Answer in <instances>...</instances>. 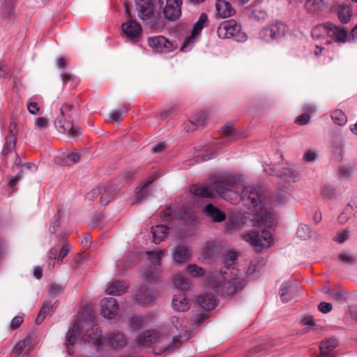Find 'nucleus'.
<instances>
[{"label": "nucleus", "mask_w": 357, "mask_h": 357, "mask_svg": "<svg viewBox=\"0 0 357 357\" xmlns=\"http://www.w3.org/2000/svg\"><path fill=\"white\" fill-rule=\"evenodd\" d=\"M238 183L233 176H217L211 178L203 185H195L190 191L197 197L202 198H215L220 196L228 202L234 204L243 199L251 210L252 221L259 227L271 226L275 222V216L268 211L271 208L269 201L264 199L259 187L248 186L240 195Z\"/></svg>", "instance_id": "f257e3e1"}, {"label": "nucleus", "mask_w": 357, "mask_h": 357, "mask_svg": "<svg viewBox=\"0 0 357 357\" xmlns=\"http://www.w3.org/2000/svg\"><path fill=\"white\" fill-rule=\"evenodd\" d=\"M246 284L238 270L225 266L220 271L212 272L208 277L205 293L198 297L199 306L209 311L216 305L215 295H233L241 290Z\"/></svg>", "instance_id": "f03ea898"}, {"label": "nucleus", "mask_w": 357, "mask_h": 357, "mask_svg": "<svg viewBox=\"0 0 357 357\" xmlns=\"http://www.w3.org/2000/svg\"><path fill=\"white\" fill-rule=\"evenodd\" d=\"M86 328V324L83 320L79 319L68 331L65 344L69 354H73L70 347L74 346L78 340L93 344H102L105 341L109 346L113 348L123 347L127 342L126 337L121 333H112L105 336L103 339L100 331L96 326H91L87 329L84 335H82V331Z\"/></svg>", "instance_id": "7ed1b4c3"}, {"label": "nucleus", "mask_w": 357, "mask_h": 357, "mask_svg": "<svg viewBox=\"0 0 357 357\" xmlns=\"http://www.w3.org/2000/svg\"><path fill=\"white\" fill-rule=\"evenodd\" d=\"M168 332L164 330H150L139 335L137 344L139 347H158L162 351L172 350L178 340L176 333L185 331L186 324L178 316L171 317L167 323Z\"/></svg>", "instance_id": "20e7f679"}, {"label": "nucleus", "mask_w": 357, "mask_h": 357, "mask_svg": "<svg viewBox=\"0 0 357 357\" xmlns=\"http://www.w3.org/2000/svg\"><path fill=\"white\" fill-rule=\"evenodd\" d=\"M241 238L250 245L259 250L268 248L274 244L273 234L268 230L252 229L241 234Z\"/></svg>", "instance_id": "39448f33"}, {"label": "nucleus", "mask_w": 357, "mask_h": 357, "mask_svg": "<svg viewBox=\"0 0 357 357\" xmlns=\"http://www.w3.org/2000/svg\"><path fill=\"white\" fill-rule=\"evenodd\" d=\"M135 2L140 20L159 19L163 8L162 0H135Z\"/></svg>", "instance_id": "423d86ee"}, {"label": "nucleus", "mask_w": 357, "mask_h": 357, "mask_svg": "<svg viewBox=\"0 0 357 357\" xmlns=\"http://www.w3.org/2000/svg\"><path fill=\"white\" fill-rule=\"evenodd\" d=\"M73 107V105L64 104L60 109L61 116L55 120L54 124L60 132L65 133L69 137H77L80 135V130L70 121V112Z\"/></svg>", "instance_id": "0eeeda50"}, {"label": "nucleus", "mask_w": 357, "mask_h": 357, "mask_svg": "<svg viewBox=\"0 0 357 357\" xmlns=\"http://www.w3.org/2000/svg\"><path fill=\"white\" fill-rule=\"evenodd\" d=\"M223 137L220 139L207 144L203 147L202 153L199 156L202 157V160H208L215 157V150L220 149L224 144L229 142L231 138L236 135V130L231 123L225 124L222 128Z\"/></svg>", "instance_id": "6e6552de"}, {"label": "nucleus", "mask_w": 357, "mask_h": 357, "mask_svg": "<svg viewBox=\"0 0 357 357\" xmlns=\"http://www.w3.org/2000/svg\"><path fill=\"white\" fill-rule=\"evenodd\" d=\"M217 34L221 38H233L237 42H244L247 35L241 30L240 24H219Z\"/></svg>", "instance_id": "1a4fd4ad"}, {"label": "nucleus", "mask_w": 357, "mask_h": 357, "mask_svg": "<svg viewBox=\"0 0 357 357\" xmlns=\"http://www.w3.org/2000/svg\"><path fill=\"white\" fill-rule=\"evenodd\" d=\"M148 45L158 53H169L177 48V44L169 41L162 36L149 38Z\"/></svg>", "instance_id": "9d476101"}, {"label": "nucleus", "mask_w": 357, "mask_h": 357, "mask_svg": "<svg viewBox=\"0 0 357 357\" xmlns=\"http://www.w3.org/2000/svg\"><path fill=\"white\" fill-rule=\"evenodd\" d=\"M286 24H268L260 31V37L266 41L277 39L284 33Z\"/></svg>", "instance_id": "9b49d317"}, {"label": "nucleus", "mask_w": 357, "mask_h": 357, "mask_svg": "<svg viewBox=\"0 0 357 357\" xmlns=\"http://www.w3.org/2000/svg\"><path fill=\"white\" fill-rule=\"evenodd\" d=\"M182 0H167L162 13L165 19L176 21L181 15Z\"/></svg>", "instance_id": "f8f14e48"}, {"label": "nucleus", "mask_w": 357, "mask_h": 357, "mask_svg": "<svg viewBox=\"0 0 357 357\" xmlns=\"http://www.w3.org/2000/svg\"><path fill=\"white\" fill-rule=\"evenodd\" d=\"M264 171L271 175H276L286 182H295L298 180V174L289 167L280 168L279 166H275L273 169L264 167Z\"/></svg>", "instance_id": "ddd939ff"}, {"label": "nucleus", "mask_w": 357, "mask_h": 357, "mask_svg": "<svg viewBox=\"0 0 357 357\" xmlns=\"http://www.w3.org/2000/svg\"><path fill=\"white\" fill-rule=\"evenodd\" d=\"M119 310L116 300L114 298H105L100 301V314L103 317L113 319Z\"/></svg>", "instance_id": "4468645a"}, {"label": "nucleus", "mask_w": 357, "mask_h": 357, "mask_svg": "<svg viewBox=\"0 0 357 357\" xmlns=\"http://www.w3.org/2000/svg\"><path fill=\"white\" fill-rule=\"evenodd\" d=\"M204 24H195L191 34L185 38L180 49L181 52H188L192 49L194 45L198 41L199 35L204 28Z\"/></svg>", "instance_id": "2eb2a0df"}, {"label": "nucleus", "mask_w": 357, "mask_h": 357, "mask_svg": "<svg viewBox=\"0 0 357 357\" xmlns=\"http://www.w3.org/2000/svg\"><path fill=\"white\" fill-rule=\"evenodd\" d=\"M121 29L127 39L132 43H137L142 38L140 24H121Z\"/></svg>", "instance_id": "dca6fc26"}, {"label": "nucleus", "mask_w": 357, "mask_h": 357, "mask_svg": "<svg viewBox=\"0 0 357 357\" xmlns=\"http://www.w3.org/2000/svg\"><path fill=\"white\" fill-rule=\"evenodd\" d=\"M325 31L329 37L332 38L335 42H345L347 38V31L337 26L335 24H323Z\"/></svg>", "instance_id": "f3484780"}, {"label": "nucleus", "mask_w": 357, "mask_h": 357, "mask_svg": "<svg viewBox=\"0 0 357 357\" xmlns=\"http://www.w3.org/2000/svg\"><path fill=\"white\" fill-rule=\"evenodd\" d=\"M156 292L146 287H141L136 294L135 301L139 305L149 304L157 298Z\"/></svg>", "instance_id": "a211bd4d"}, {"label": "nucleus", "mask_w": 357, "mask_h": 357, "mask_svg": "<svg viewBox=\"0 0 357 357\" xmlns=\"http://www.w3.org/2000/svg\"><path fill=\"white\" fill-rule=\"evenodd\" d=\"M176 229L165 225H158L151 228V233L153 235V241L158 244L162 241L166 237L168 231H176Z\"/></svg>", "instance_id": "6ab92c4d"}, {"label": "nucleus", "mask_w": 357, "mask_h": 357, "mask_svg": "<svg viewBox=\"0 0 357 357\" xmlns=\"http://www.w3.org/2000/svg\"><path fill=\"white\" fill-rule=\"evenodd\" d=\"M216 15L221 18H227L235 13L231 5L225 0H217L215 3Z\"/></svg>", "instance_id": "aec40b11"}, {"label": "nucleus", "mask_w": 357, "mask_h": 357, "mask_svg": "<svg viewBox=\"0 0 357 357\" xmlns=\"http://www.w3.org/2000/svg\"><path fill=\"white\" fill-rule=\"evenodd\" d=\"M245 218L241 213L229 215L226 222L227 229L231 231H240L245 227Z\"/></svg>", "instance_id": "412c9836"}, {"label": "nucleus", "mask_w": 357, "mask_h": 357, "mask_svg": "<svg viewBox=\"0 0 357 357\" xmlns=\"http://www.w3.org/2000/svg\"><path fill=\"white\" fill-rule=\"evenodd\" d=\"M203 212L213 222H220L224 221L226 218L224 212L211 204L206 205L203 208Z\"/></svg>", "instance_id": "4be33fe9"}, {"label": "nucleus", "mask_w": 357, "mask_h": 357, "mask_svg": "<svg viewBox=\"0 0 357 357\" xmlns=\"http://www.w3.org/2000/svg\"><path fill=\"white\" fill-rule=\"evenodd\" d=\"M172 305L175 310L184 312L189 309L190 303L185 294L183 292L174 295Z\"/></svg>", "instance_id": "5701e85b"}, {"label": "nucleus", "mask_w": 357, "mask_h": 357, "mask_svg": "<svg viewBox=\"0 0 357 357\" xmlns=\"http://www.w3.org/2000/svg\"><path fill=\"white\" fill-rule=\"evenodd\" d=\"M160 276V272L158 267H146L142 273V278L146 282L153 283L157 281Z\"/></svg>", "instance_id": "b1692460"}, {"label": "nucleus", "mask_w": 357, "mask_h": 357, "mask_svg": "<svg viewBox=\"0 0 357 357\" xmlns=\"http://www.w3.org/2000/svg\"><path fill=\"white\" fill-rule=\"evenodd\" d=\"M190 256V253L188 248L183 245L176 247L172 254L174 261L178 264L188 260Z\"/></svg>", "instance_id": "393cba45"}, {"label": "nucleus", "mask_w": 357, "mask_h": 357, "mask_svg": "<svg viewBox=\"0 0 357 357\" xmlns=\"http://www.w3.org/2000/svg\"><path fill=\"white\" fill-rule=\"evenodd\" d=\"M294 289V287L290 281H286L281 284L280 296L282 302H288L293 298Z\"/></svg>", "instance_id": "a878e982"}, {"label": "nucleus", "mask_w": 357, "mask_h": 357, "mask_svg": "<svg viewBox=\"0 0 357 357\" xmlns=\"http://www.w3.org/2000/svg\"><path fill=\"white\" fill-rule=\"evenodd\" d=\"M128 289V285L120 281H115L109 284L106 289V293L109 295L119 296L124 294Z\"/></svg>", "instance_id": "bb28decb"}, {"label": "nucleus", "mask_w": 357, "mask_h": 357, "mask_svg": "<svg viewBox=\"0 0 357 357\" xmlns=\"http://www.w3.org/2000/svg\"><path fill=\"white\" fill-rule=\"evenodd\" d=\"M337 342L335 339H329L322 342L320 344V356L319 357H335L331 351L336 347Z\"/></svg>", "instance_id": "cd10ccee"}, {"label": "nucleus", "mask_w": 357, "mask_h": 357, "mask_svg": "<svg viewBox=\"0 0 357 357\" xmlns=\"http://www.w3.org/2000/svg\"><path fill=\"white\" fill-rule=\"evenodd\" d=\"M172 284L176 289L180 290H187L190 284L188 279L179 274H175L172 277Z\"/></svg>", "instance_id": "c85d7f7f"}, {"label": "nucleus", "mask_w": 357, "mask_h": 357, "mask_svg": "<svg viewBox=\"0 0 357 357\" xmlns=\"http://www.w3.org/2000/svg\"><path fill=\"white\" fill-rule=\"evenodd\" d=\"M337 15L341 22H349L352 15L350 6L346 4L338 6Z\"/></svg>", "instance_id": "c756f323"}, {"label": "nucleus", "mask_w": 357, "mask_h": 357, "mask_svg": "<svg viewBox=\"0 0 357 357\" xmlns=\"http://www.w3.org/2000/svg\"><path fill=\"white\" fill-rule=\"evenodd\" d=\"M146 255L152 266L159 268L161 259L165 256V252L164 250L150 251L146 252Z\"/></svg>", "instance_id": "7c9ffc66"}, {"label": "nucleus", "mask_w": 357, "mask_h": 357, "mask_svg": "<svg viewBox=\"0 0 357 357\" xmlns=\"http://www.w3.org/2000/svg\"><path fill=\"white\" fill-rule=\"evenodd\" d=\"M54 305L45 303L43 305L36 319V323L40 324L45 319L46 315L50 314L53 312Z\"/></svg>", "instance_id": "2f4dec72"}, {"label": "nucleus", "mask_w": 357, "mask_h": 357, "mask_svg": "<svg viewBox=\"0 0 357 357\" xmlns=\"http://www.w3.org/2000/svg\"><path fill=\"white\" fill-rule=\"evenodd\" d=\"M305 6L308 12L314 13L321 10L325 5L323 0H306Z\"/></svg>", "instance_id": "473e14b6"}, {"label": "nucleus", "mask_w": 357, "mask_h": 357, "mask_svg": "<svg viewBox=\"0 0 357 357\" xmlns=\"http://www.w3.org/2000/svg\"><path fill=\"white\" fill-rule=\"evenodd\" d=\"M216 250V245L213 241H206L201 249L202 254L206 259L213 256Z\"/></svg>", "instance_id": "72a5a7b5"}, {"label": "nucleus", "mask_w": 357, "mask_h": 357, "mask_svg": "<svg viewBox=\"0 0 357 357\" xmlns=\"http://www.w3.org/2000/svg\"><path fill=\"white\" fill-rule=\"evenodd\" d=\"M351 211H354V215H356L357 213V204L355 206L351 205V203L348 204L344 212L339 215V222L342 224L346 222L351 218Z\"/></svg>", "instance_id": "f704fd0d"}, {"label": "nucleus", "mask_w": 357, "mask_h": 357, "mask_svg": "<svg viewBox=\"0 0 357 357\" xmlns=\"http://www.w3.org/2000/svg\"><path fill=\"white\" fill-rule=\"evenodd\" d=\"M208 115V112L206 111L199 112L194 116H192L190 119V121L197 126H202L205 123Z\"/></svg>", "instance_id": "c9c22d12"}, {"label": "nucleus", "mask_w": 357, "mask_h": 357, "mask_svg": "<svg viewBox=\"0 0 357 357\" xmlns=\"http://www.w3.org/2000/svg\"><path fill=\"white\" fill-rule=\"evenodd\" d=\"M31 337H27L22 341H20L17 343L15 347H14L12 355L14 357H17L22 351L29 344H31Z\"/></svg>", "instance_id": "e433bc0d"}, {"label": "nucleus", "mask_w": 357, "mask_h": 357, "mask_svg": "<svg viewBox=\"0 0 357 357\" xmlns=\"http://www.w3.org/2000/svg\"><path fill=\"white\" fill-rule=\"evenodd\" d=\"M15 145V135L10 128V133L6 138V143L2 150L3 154H7Z\"/></svg>", "instance_id": "4c0bfd02"}, {"label": "nucleus", "mask_w": 357, "mask_h": 357, "mask_svg": "<svg viewBox=\"0 0 357 357\" xmlns=\"http://www.w3.org/2000/svg\"><path fill=\"white\" fill-rule=\"evenodd\" d=\"M13 0H6L2 6V15L4 20H10L13 15Z\"/></svg>", "instance_id": "58836bf2"}, {"label": "nucleus", "mask_w": 357, "mask_h": 357, "mask_svg": "<svg viewBox=\"0 0 357 357\" xmlns=\"http://www.w3.org/2000/svg\"><path fill=\"white\" fill-rule=\"evenodd\" d=\"M331 118L333 122L339 126H344L347 121L346 115L340 109L333 111Z\"/></svg>", "instance_id": "ea45409f"}, {"label": "nucleus", "mask_w": 357, "mask_h": 357, "mask_svg": "<svg viewBox=\"0 0 357 357\" xmlns=\"http://www.w3.org/2000/svg\"><path fill=\"white\" fill-rule=\"evenodd\" d=\"M186 271L189 275L195 278H200L204 275L205 271L196 264H191L187 266Z\"/></svg>", "instance_id": "a19ab883"}, {"label": "nucleus", "mask_w": 357, "mask_h": 357, "mask_svg": "<svg viewBox=\"0 0 357 357\" xmlns=\"http://www.w3.org/2000/svg\"><path fill=\"white\" fill-rule=\"evenodd\" d=\"M296 234L298 238L305 240L311 236V230L307 225L301 224L298 227Z\"/></svg>", "instance_id": "79ce46f5"}, {"label": "nucleus", "mask_w": 357, "mask_h": 357, "mask_svg": "<svg viewBox=\"0 0 357 357\" xmlns=\"http://www.w3.org/2000/svg\"><path fill=\"white\" fill-rule=\"evenodd\" d=\"M267 17L266 13L261 9H255L252 11L250 19L252 21H264Z\"/></svg>", "instance_id": "37998d69"}, {"label": "nucleus", "mask_w": 357, "mask_h": 357, "mask_svg": "<svg viewBox=\"0 0 357 357\" xmlns=\"http://www.w3.org/2000/svg\"><path fill=\"white\" fill-rule=\"evenodd\" d=\"M177 221L185 222L187 225L193 224L195 220V215L191 213L185 212L179 214L176 218Z\"/></svg>", "instance_id": "c03bdc74"}, {"label": "nucleus", "mask_w": 357, "mask_h": 357, "mask_svg": "<svg viewBox=\"0 0 357 357\" xmlns=\"http://www.w3.org/2000/svg\"><path fill=\"white\" fill-rule=\"evenodd\" d=\"M318 159V153L315 150H308L303 155V160L307 162H314Z\"/></svg>", "instance_id": "a18cd8bd"}, {"label": "nucleus", "mask_w": 357, "mask_h": 357, "mask_svg": "<svg viewBox=\"0 0 357 357\" xmlns=\"http://www.w3.org/2000/svg\"><path fill=\"white\" fill-rule=\"evenodd\" d=\"M125 13L128 20L126 22H137L135 19V14L132 13L131 5L128 2L124 3Z\"/></svg>", "instance_id": "49530a36"}, {"label": "nucleus", "mask_w": 357, "mask_h": 357, "mask_svg": "<svg viewBox=\"0 0 357 357\" xmlns=\"http://www.w3.org/2000/svg\"><path fill=\"white\" fill-rule=\"evenodd\" d=\"M146 321V318L142 317L135 316L130 319V326L134 328H139L142 326Z\"/></svg>", "instance_id": "de8ad7c7"}, {"label": "nucleus", "mask_w": 357, "mask_h": 357, "mask_svg": "<svg viewBox=\"0 0 357 357\" xmlns=\"http://www.w3.org/2000/svg\"><path fill=\"white\" fill-rule=\"evenodd\" d=\"M64 289V287L60 284H54L49 289L48 294L51 296H56L61 294Z\"/></svg>", "instance_id": "09e8293b"}, {"label": "nucleus", "mask_w": 357, "mask_h": 357, "mask_svg": "<svg viewBox=\"0 0 357 357\" xmlns=\"http://www.w3.org/2000/svg\"><path fill=\"white\" fill-rule=\"evenodd\" d=\"M259 262H260V260L259 258L253 259L250 261V264L249 267L248 268V273L250 275H252L255 272L258 271L259 268L258 266V265L259 264Z\"/></svg>", "instance_id": "8fccbe9b"}, {"label": "nucleus", "mask_w": 357, "mask_h": 357, "mask_svg": "<svg viewBox=\"0 0 357 357\" xmlns=\"http://www.w3.org/2000/svg\"><path fill=\"white\" fill-rule=\"evenodd\" d=\"M27 109L31 114H38L40 112V107L38 104L33 101H29L27 103Z\"/></svg>", "instance_id": "3c124183"}, {"label": "nucleus", "mask_w": 357, "mask_h": 357, "mask_svg": "<svg viewBox=\"0 0 357 357\" xmlns=\"http://www.w3.org/2000/svg\"><path fill=\"white\" fill-rule=\"evenodd\" d=\"M48 121L45 117H38L35 120L34 126L36 128L45 129L47 127Z\"/></svg>", "instance_id": "603ef678"}, {"label": "nucleus", "mask_w": 357, "mask_h": 357, "mask_svg": "<svg viewBox=\"0 0 357 357\" xmlns=\"http://www.w3.org/2000/svg\"><path fill=\"white\" fill-rule=\"evenodd\" d=\"M354 169L351 166H343L340 170V174L345 177L349 178L354 173Z\"/></svg>", "instance_id": "864d4df0"}, {"label": "nucleus", "mask_w": 357, "mask_h": 357, "mask_svg": "<svg viewBox=\"0 0 357 357\" xmlns=\"http://www.w3.org/2000/svg\"><path fill=\"white\" fill-rule=\"evenodd\" d=\"M348 238L349 232L347 231H342L334 237V240L340 243H342L345 242Z\"/></svg>", "instance_id": "5fc2aeb1"}, {"label": "nucleus", "mask_w": 357, "mask_h": 357, "mask_svg": "<svg viewBox=\"0 0 357 357\" xmlns=\"http://www.w3.org/2000/svg\"><path fill=\"white\" fill-rule=\"evenodd\" d=\"M332 308V305L326 302H321L318 305L319 310L324 314L331 312Z\"/></svg>", "instance_id": "6e6d98bb"}, {"label": "nucleus", "mask_w": 357, "mask_h": 357, "mask_svg": "<svg viewBox=\"0 0 357 357\" xmlns=\"http://www.w3.org/2000/svg\"><path fill=\"white\" fill-rule=\"evenodd\" d=\"M237 253L234 251L228 252L225 256V262L231 264L237 259Z\"/></svg>", "instance_id": "4d7b16f0"}, {"label": "nucleus", "mask_w": 357, "mask_h": 357, "mask_svg": "<svg viewBox=\"0 0 357 357\" xmlns=\"http://www.w3.org/2000/svg\"><path fill=\"white\" fill-rule=\"evenodd\" d=\"M174 215V211L172 208H167L163 212L162 219L165 221H171L173 220Z\"/></svg>", "instance_id": "13d9d810"}, {"label": "nucleus", "mask_w": 357, "mask_h": 357, "mask_svg": "<svg viewBox=\"0 0 357 357\" xmlns=\"http://www.w3.org/2000/svg\"><path fill=\"white\" fill-rule=\"evenodd\" d=\"M57 255V250L56 248H51L47 253L50 261L48 262L49 266H54V261L52 262V259H55Z\"/></svg>", "instance_id": "bf43d9fd"}, {"label": "nucleus", "mask_w": 357, "mask_h": 357, "mask_svg": "<svg viewBox=\"0 0 357 357\" xmlns=\"http://www.w3.org/2000/svg\"><path fill=\"white\" fill-rule=\"evenodd\" d=\"M310 118V115L308 114H303L300 116H298L296 120V121L301 125H305L306 124Z\"/></svg>", "instance_id": "052dcab7"}, {"label": "nucleus", "mask_w": 357, "mask_h": 357, "mask_svg": "<svg viewBox=\"0 0 357 357\" xmlns=\"http://www.w3.org/2000/svg\"><path fill=\"white\" fill-rule=\"evenodd\" d=\"M69 252V248L68 245H64L63 247L60 249L59 253L58 255V260L62 261L63 258L68 255Z\"/></svg>", "instance_id": "680f3d73"}, {"label": "nucleus", "mask_w": 357, "mask_h": 357, "mask_svg": "<svg viewBox=\"0 0 357 357\" xmlns=\"http://www.w3.org/2000/svg\"><path fill=\"white\" fill-rule=\"evenodd\" d=\"M122 115H123L122 110H117V111L112 112L109 114V116L112 121H119L122 119Z\"/></svg>", "instance_id": "e2e57ef3"}, {"label": "nucleus", "mask_w": 357, "mask_h": 357, "mask_svg": "<svg viewBox=\"0 0 357 357\" xmlns=\"http://www.w3.org/2000/svg\"><path fill=\"white\" fill-rule=\"evenodd\" d=\"M289 197V193L287 190H282L280 195L276 197V201L278 203H282L287 200Z\"/></svg>", "instance_id": "0e129e2a"}, {"label": "nucleus", "mask_w": 357, "mask_h": 357, "mask_svg": "<svg viewBox=\"0 0 357 357\" xmlns=\"http://www.w3.org/2000/svg\"><path fill=\"white\" fill-rule=\"evenodd\" d=\"M23 322V318L21 316L15 317L11 321V326L13 328H18Z\"/></svg>", "instance_id": "69168bd1"}, {"label": "nucleus", "mask_w": 357, "mask_h": 357, "mask_svg": "<svg viewBox=\"0 0 357 357\" xmlns=\"http://www.w3.org/2000/svg\"><path fill=\"white\" fill-rule=\"evenodd\" d=\"M66 160L70 161L72 163L77 162L79 160V155L77 153H71L66 155Z\"/></svg>", "instance_id": "338daca9"}, {"label": "nucleus", "mask_w": 357, "mask_h": 357, "mask_svg": "<svg viewBox=\"0 0 357 357\" xmlns=\"http://www.w3.org/2000/svg\"><path fill=\"white\" fill-rule=\"evenodd\" d=\"M339 259L344 263H351L352 261L351 256L347 253H342L339 255Z\"/></svg>", "instance_id": "774afa93"}]
</instances>
